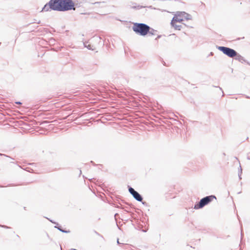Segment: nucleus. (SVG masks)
<instances>
[{
  "mask_svg": "<svg viewBox=\"0 0 250 250\" xmlns=\"http://www.w3.org/2000/svg\"><path fill=\"white\" fill-rule=\"evenodd\" d=\"M117 244L118 245H121L122 246H124V244H123V243H120L119 241V239H117Z\"/></svg>",
  "mask_w": 250,
  "mask_h": 250,
  "instance_id": "obj_20",
  "label": "nucleus"
},
{
  "mask_svg": "<svg viewBox=\"0 0 250 250\" xmlns=\"http://www.w3.org/2000/svg\"><path fill=\"white\" fill-rule=\"evenodd\" d=\"M242 173V169L241 168V166H239V170L238 171V176L239 179H241V174Z\"/></svg>",
  "mask_w": 250,
  "mask_h": 250,
  "instance_id": "obj_15",
  "label": "nucleus"
},
{
  "mask_svg": "<svg viewBox=\"0 0 250 250\" xmlns=\"http://www.w3.org/2000/svg\"><path fill=\"white\" fill-rule=\"evenodd\" d=\"M0 227H1L4 228H6V229L9 228L8 227H7L6 226H4V225H0Z\"/></svg>",
  "mask_w": 250,
  "mask_h": 250,
  "instance_id": "obj_21",
  "label": "nucleus"
},
{
  "mask_svg": "<svg viewBox=\"0 0 250 250\" xmlns=\"http://www.w3.org/2000/svg\"><path fill=\"white\" fill-rule=\"evenodd\" d=\"M219 88H220V90H221L222 91V88L219 87Z\"/></svg>",
  "mask_w": 250,
  "mask_h": 250,
  "instance_id": "obj_31",
  "label": "nucleus"
},
{
  "mask_svg": "<svg viewBox=\"0 0 250 250\" xmlns=\"http://www.w3.org/2000/svg\"><path fill=\"white\" fill-rule=\"evenodd\" d=\"M101 38L96 37L93 38L92 40L94 41L95 42H99V43L101 42V44H102L103 43L101 42Z\"/></svg>",
  "mask_w": 250,
  "mask_h": 250,
  "instance_id": "obj_14",
  "label": "nucleus"
},
{
  "mask_svg": "<svg viewBox=\"0 0 250 250\" xmlns=\"http://www.w3.org/2000/svg\"><path fill=\"white\" fill-rule=\"evenodd\" d=\"M222 93H223V96L224 95V94L223 93V91H222Z\"/></svg>",
  "mask_w": 250,
  "mask_h": 250,
  "instance_id": "obj_32",
  "label": "nucleus"
},
{
  "mask_svg": "<svg viewBox=\"0 0 250 250\" xmlns=\"http://www.w3.org/2000/svg\"><path fill=\"white\" fill-rule=\"evenodd\" d=\"M213 199H216V198L215 196L213 195L206 196L202 198L198 203L195 204L194 208L196 209L201 208L210 203Z\"/></svg>",
  "mask_w": 250,
  "mask_h": 250,
  "instance_id": "obj_5",
  "label": "nucleus"
},
{
  "mask_svg": "<svg viewBox=\"0 0 250 250\" xmlns=\"http://www.w3.org/2000/svg\"><path fill=\"white\" fill-rule=\"evenodd\" d=\"M181 17H184L186 20H191L192 18L190 14L185 12H177L172 18L170 23L172 26L176 30H180L181 29L182 25L176 23V22H182L183 21V19H181Z\"/></svg>",
  "mask_w": 250,
  "mask_h": 250,
  "instance_id": "obj_1",
  "label": "nucleus"
},
{
  "mask_svg": "<svg viewBox=\"0 0 250 250\" xmlns=\"http://www.w3.org/2000/svg\"><path fill=\"white\" fill-rule=\"evenodd\" d=\"M15 103L16 104H21V103L20 102H17Z\"/></svg>",
  "mask_w": 250,
  "mask_h": 250,
  "instance_id": "obj_23",
  "label": "nucleus"
},
{
  "mask_svg": "<svg viewBox=\"0 0 250 250\" xmlns=\"http://www.w3.org/2000/svg\"><path fill=\"white\" fill-rule=\"evenodd\" d=\"M210 54V55H213V53L211 52Z\"/></svg>",
  "mask_w": 250,
  "mask_h": 250,
  "instance_id": "obj_30",
  "label": "nucleus"
},
{
  "mask_svg": "<svg viewBox=\"0 0 250 250\" xmlns=\"http://www.w3.org/2000/svg\"><path fill=\"white\" fill-rule=\"evenodd\" d=\"M75 3L72 0H61L60 10L64 12L71 10H75Z\"/></svg>",
  "mask_w": 250,
  "mask_h": 250,
  "instance_id": "obj_4",
  "label": "nucleus"
},
{
  "mask_svg": "<svg viewBox=\"0 0 250 250\" xmlns=\"http://www.w3.org/2000/svg\"><path fill=\"white\" fill-rule=\"evenodd\" d=\"M128 191L129 193L133 196V197H134L135 195H136V194L138 193L137 191L135 190L134 188L130 187H129Z\"/></svg>",
  "mask_w": 250,
  "mask_h": 250,
  "instance_id": "obj_10",
  "label": "nucleus"
},
{
  "mask_svg": "<svg viewBox=\"0 0 250 250\" xmlns=\"http://www.w3.org/2000/svg\"><path fill=\"white\" fill-rule=\"evenodd\" d=\"M150 26L143 23H133L132 29L138 35L145 36L148 34Z\"/></svg>",
  "mask_w": 250,
  "mask_h": 250,
  "instance_id": "obj_2",
  "label": "nucleus"
},
{
  "mask_svg": "<svg viewBox=\"0 0 250 250\" xmlns=\"http://www.w3.org/2000/svg\"><path fill=\"white\" fill-rule=\"evenodd\" d=\"M250 65V64H249Z\"/></svg>",
  "mask_w": 250,
  "mask_h": 250,
  "instance_id": "obj_35",
  "label": "nucleus"
},
{
  "mask_svg": "<svg viewBox=\"0 0 250 250\" xmlns=\"http://www.w3.org/2000/svg\"><path fill=\"white\" fill-rule=\"evenodd\" d=\"M55 228L57 229L58 230H59L60 231L63 232V233H69L70 232L69 230H65L63 229L61 226H55Z\"/></svg>",
  "mask_w": 250,
  "mask_h": 250,
  "instance_id": "obj_12",
  "label": "nucleus"
},
{
  "mask_svg": "<svg viewBox=\"0 0 250 250\" xmlns=\"http://www.w3.org/2000/svg\"><path fill=\"white\" fill-rule=\"evenodd\" d=\"M93 180H94V178L91 179H90L89 180H90L91 182H92V181H93Z\"/></svg>",
  "mask_w": 250,
  "mask_h": 250,
  "instance_id": "obj_26",
  "label": "nucleus"
},
{
  "mask_svg": "<svg viewBox=\"0 0 250 250\" xmlns=\"http://www.w3.org/2000/svg\"><path fill=\"white\" fill-rule=\"evenodd\" d=\"M104 3V1H103V2H96L93 3V4H101V3Z\"/></svg>",
  "mask_w": 250,
  "mask_h": 250,
  "instance_id": "obj_19",
  "label": "nucleus"
},
{
  "mask_svg": "<svg viewBox=\"0 0 250 250\" xmlns=\"http://www.w3.org/2000/svg\"><path fill=\"white\" fill-rule=\"evenodd\" d=\"M61 0H50L42 8V11H49L51 10L60 11Z\"/></svg>",
  "mask_w": 250,
  "mask_h": 250,
  "instance_id": "obj_3",
  "label": "nucleus"
},
{
  "mask_svg": "<svg viewBox=\"0 0 250 250\" xmlns=\"http://www.w3.org/2000/svg\"><path fill=\"white\" fill-rule=\"evenodd\" d=\"M88 43V42H83V45L85 47H86L88 49L91 50H95L96 49V47H95V46Z\"/></svg>",
  "mask_w": 250,
  "mask_h": 250,
  "instance_id": "obj_8",
  "label": "nucleus"
},
{
  "mask_svg": "<svg viewBox=\"0 0 250 250\" xmlns=\"http://www.w3.org/2000/svg\"><path fill=\"white\" fill-rule=\"evenodd\" d=\"M0 156H2V155H3V156H6V157H8V156H6V155H4V154H1V153H0Z\"/></svg>",
  "mask_w": 250,
  "mask_h": 250,
  "instance_id": "obj_24",
  "label": "nucleus"
},
{
  "mask_svg": "<svg viewBox=\"0 0 250 250\" xmlns=\"http://www.w3.org/2000/svg\"><path fill=\"white\" fill-rule=\"evenodd\" d=\"M216 48L229 58H233L237 54L235 50L228 47L216 46Z\"/></svg>",
  "mask_w": 250,
  "mask_h": 250,
  "instance_id": "obj_6",
  "label": "nucleus"
},
{
  "mask_svg": "<svg viewBox=\"0 0 250 250\" xmlns=\"http://www.w3.org/2000/svg\"><path fill=\"white\" fill-rule=\"evenodd\" d=\"M47 219H48L51 223H53V224H56L57 225H58V223H57V222H55L54 221H53V220H50L48 218H47Z\"/></svg>",
  "mask_w": 250,
  "mask_h": 250,
  "instance_id": "obj_17",
  "label": "nucleus"
},
{
  "mask_svg": "<svg viewBox=\"0 0 250 250\" xmlns=\"http://www.w3.org/2000/svg\"><path fill=\"white\" fill-rule=\"evenodd\" d=\"M128 191L129 193L133 196V197H134L135 195H136V194L138 193L137 191L135 190L134 188L130 187H129Z\"/></svg>",
  "mask_w": 250,
  "mask_h": 250,
  "instance_id": "obj_9",
  "label": "nucleus"
},
{
  "mask_svg": "<svg viewBox=\"0 0 250 250\" xmlns=\"http://www.w3.org/2000/svg\"><path fill=\"white\" fill-rule=\"evenodd\" d=\"M160 37H161V36H160V35H159V36H158V37H157V38H156V39H157V38H160Z\"/></svg>",
  "mask_w": 250,
  "mask_h": 250,
  "instance_id": "obj_28",
  "label": "nucleus"
},
{
  "mask_svg": "<svg viewBox=\"0 0 250 250\" xmlns=\"http://www.w3.org/2000/svg\"><path fill=\"white\" fill-rule=\"evenodd\" d=\"M143 7H145V6H140V5H138L137 6H134L132 7V8L137 9H141V8H142Z\"/></svg>",
  "mask_w": 250,
  "mask_h": 250,
  "instance_id": "obj_16",
  "label": "nucleus"
},
{
  "mask_svg": "<svg viewBox=\"0 0 250 250\" xmlns=\"http://www.w3.org/2000/svg\"><path fill=\"white\" fill-rule=\"evenodd\" d=\"M142 204H143V205H146V202H142Z\"/></svg>",
  "mask_w": 250,
  "mask_h": 250,
  "instance_id": "obj_25",
  "label": "nucleus"
},
{
  "mask_svg": "<svg viewBox=\"0 0 250 250\" xmlns=\"http://www.w3.org/2000/svg\"><path fill=\"white\" fill-rule=\"evenodd\" d=\"M181 19H183V20H184V19H185V18H184V17H181Z\"/></svg>",
  "mask_w": 250,
  "mask_h": 250,
  "instance_id": "obj_27",
  "label": "nucleus"
},
{
  "mask_svg": "<svg viewBox=\"0 0 250 250\" xmlns=\"http://www.w3.org/2000/svg\"><path fill=\"white\" fill-rule=\"evenodd\" d=\"M151 7H152V6H150L149 7V8H151Z\"/></svg>",
  "mask_w": 250,
  "mask_h": 250,
  "instance_id": "obj_33",
  "label": "nucleus"
},
{
  "mask_svg": "<svg viewBox=\"0 0 250 250\" xmlns=\"http://www.w3.org/2000/svg\"><path fill=\"white\" fill-rule=\"evenodd\" d=\"M156 32H157L156 30H154V29H153L150 27L148 34H149V35H155Z\"/></svg>",
  "mask_w": 250,
  "mask_h": 250,
  "instance_id": "obj_13",
  "label": "nucleus"
},
{
  "mask_svg": "<svg viewBox=\"0 0 250 250\" xmlns=\"http://www.w3.org/2000/svg\"><path fill=\"white\" fill-rule=\"evenodd\" d=\"M0 187H1V186H0Z\"/></svg>",
  "mask_w": 250,
  "mask_h": 250,
  "instance_id": "obj_34",
  "label": "nucleus"
},
{
  "mask_svg": "<svg viewBox=\"0 0 250 250\" xmlns=\"http://www.w3.org/2000/svg\"><path fill=\"white\" fill-rule=\"evenodd\" d=\"M118 213H116L114 215V217H115V219H116L117 217V216H118Z\"/></svg>",
  "mask_w": 250,
  "mask_h": 250,
  "instance_id": "obj_22",
  "label": "nucleus"
},
{
  "mask_svg": "<svg viewBox=\"0 0 250 250\" xmlns=\"http://www.w3.org/2000/svg\"><path fill=\"white\" fill-rule=\"evenodd\" d=\"M134 198L139 202H142L143 201L142 196L138 192L135 195Z\"/></svg>",
  "mask_w": 250,
  "mask_h": 250,
  "instance_id": "obj_11",
  "label": "nucleus"
},
{
  "mask_svg": "<svg viewBox=\"0 0 250 250\" xmlns=\"http://www.w3.org/2000/svg\"><path fill=\"white\" fill-rule=\"evenodd\" d=\"M47 219H48L51 223H53V224H56L57 225H58V223H57V222H55L54 221H53V220H50L48 218H47Z\"/></svg>",
  "mask_w": 250,
  "mask_h": 250,
  "instance_id": "obj_18",
  "label": "nucleus"
},
{
  "mask_svg": "<svg viewBox=\"0 0 250 250\" xmlns=\"http://www.w3.org/2000/svg\"><path fill=\"white\" fill-rule=\"evenodd\" d=\"M241 237L242 236L243 234H242V230L241 229Z\"/></svg>",
  "mask_w": 250,
  "mask_h": 250,
  "instance_id": "obj_29",
  "label": "nucleus"
},
{
  "mask_svg": "<svg viewBox=\"0 0 250 250\" xmlns=\"http://www.w3.org/2000/svg\"><path fill=\"white\" fill-rule=\"evenodd\" d=\"M235 59L236 60H237L241 62H247L249 64H250L248 62H247V61L244 59V58L243 56L240 55L237 52L236 55L235 56Z\"/></svg>",
  "mask_w": 250,
  "mask_h": 250,
  "instance_id": "obj_7",
  "label": "nucleus"
}]
</instances>
